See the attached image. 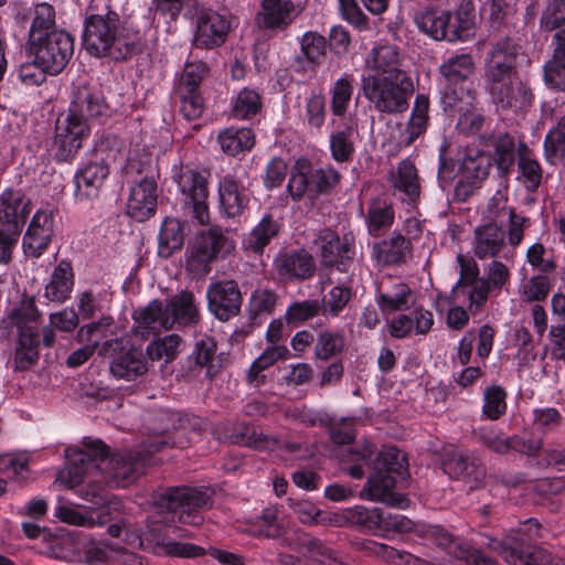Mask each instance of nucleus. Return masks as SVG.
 <instances>
[{"mask_svg": "<svg viewBox=\"0 0 565 565\" xmlns=\"http://www.w3.org/2000/svg\"><path fill=\"white\" fill-rule=\"evenodd\" d=\"M53 32H63V30L55 28L54 7L46 2L35 4L28 41L34 42V40L47 36Z\"/></svg>", "mask_w": 565, "mask_h": 565, "instance_id": "44", "label": "nucleus"}, {"mask_svg": "<svg viewBox=\"0 0 565 565\" xmlns=\"http://www.w3.org/2000/svg\"><path fill=\"white\" fill-rule=\"evenodd\" d=\"M522 46L512 38L503 36L493 43L486 64V71L516 68V57Z\"/></svg>", "mask_w": 565, "mask_h": 565, "instance_id": "34", "label": "nucleus"}, {"mask_svg": "<svg viewBox=\"0 0 565 565\" xmlns=\"http://www.w3.org/2000/svg\"><path fill=\"white\" fill-rule=\"evenodd\" d=\"M550 291V280L546 276L537 275L531 277L524 285L522 298L526 302L542 301Z\"/></svg>", "mask_w": 565, "mask_h": 565, "instance_id": "63", "label": "nucleus"}, {"mask_svg": "<svg viewBox=\"0 0 565 565\" xmlns=\"http://www.w3.org/2000/svg\"><path fill=\"white\" fill-rule=\"evenodd\" d=\"M206 298L210 312L221 321H227L241 311L242 294L234 280L212 282L207 287Z\"/></svg>", "mask_w": 565, "mask_h": 565, "instance_id": "18", "label": "nucleus"}, {"mask_svg": "<svg viewBox=\"0 0 565 565\" xmlns=\"http://www.w3.org/2000/svg\"><path fill=\"white\" fill-rule=\"evenodd\" d=\"M488 90L493 104L502 109L521 110L530 107L534 94L516 68L486 71Z\"/></svg>", "mask_w": 565, "mask_h": 565, "instance_id": "7", "label": "nucleus"}, {"mask_svg": "<svg viewBox=\"0 0 565 565\" xmlns=\"http://www.w3.org/2000/svg\"><path fill=\"white\" fill-rule=\"evenodd\" d=\"M321 266L349 273L355 257V237L349 232L340 236L330 228L320 230L313 238Z\"/></svg>", "mask_w": 565, "mask_h": 565, "instance_id": "10", "label": "nucleus"}, {"mask_svg": "<svg viewBox=\"0 0 565 565\" xmlns=\"http://www.w3.org/2000/svg\"><path fill=\"white\" fill-rule=\"evenodd\" d=\"M327 41L317 32H307L301 39V51L295 58L296 71H313L326 55Z\"/></svg>", "mask_w": 565, "mask_h": 565, "instance_id": "32", "label": "nucleus"}, {"mask_svg": "<svg viewBox=\"0 0 565 565\" xmlns=\"http://www.w3.org/2000/svg\"><path fill=\"white\" fill-rule=\"evenodd\" d=\"M31 213V200L21 191L6 189L0 194V224L7 227L17 226L21 233Z\"/></svg>", "mask_w": 565, "mask_h": 565, "instance_id": "25", "label": "nucleus"}, {"mask_svg": "<svg viewBox=\"0 0 565 565\" xmlns=\"http://www.w3.org/2000/svg\"><path fill=\"white\" fill-rule=\"evenodd\" d=\"M472 72L473 61L469 54L450 57L440 66V74L448 83L443 94V103L446 108L460 113L468 110L472 100L470 92L463 86L452 88L450 85L465 82Z\"/></svg>", "mask_w": 565, "mask_h": 565, "instance_id": "12", "label": "nucleus"}, {"mask_svg": "<svg viewBox=\"0 0 565 565\" xmlns=\"http://www.w3.org/2000/svg\"><path fill=\"white\" fill-rule=\"evenodd\" d=\"M360 90L370 109L396 115L406 111L414 88L411 78L362 75Z\"/></svg>", "mask_w": 565, "mask_h": 565, "instance_id": "5", "label": "nucleus"}, {"mask_svg": "<svg viewBox=\"0 0 565 565\" xmlns=\"http://www.w3.org/2000/svg\"><path fill=\"white\" fill-rule=\"evenodd\" d=\"M411 242L401 233L394 232L392 235L373 246V253L379 263L383 265H395L402 263L406 255L411 253Z\"/></svg>", "mask_w": 565, "mask_h": 565, "instance_id": "36", "label": "nucleus"}, {"mask_svg": "<svg viewBox=\"0 0 565 565\" xmlns=\"http://www.w3.org/2000/svg\"><path fill=\"white\" fill-rule=\"evenodd\" d=\"M262 106V97L258 92L244 88L233 102L232 115L236 119H249L260 111Z\"/></svg>", "mask_w": 565, "mask_h": 565, "instance_id": "50", "label": "nucleus"}, {"mask_svg": "<svg viewBox=\"0 0 565 565\" xmlns=\"http://www.w3.org/2000/svg\"><path fill=\"white\" fill-rule=\"evenodd\" d=\"M413 303V292L404 282H394L391 287L380 290L377 296V305L385 313L406 310Z\"/></svg>", "mask_w": 565, "mask_h": 565, "instance_id": "40", "label": "nucleus"}, {"mask_svg": "<svg viewBox=\"0 0 565 565\" xmlns=\"http://www.w3.org/2000/svg\"><path fill=\"white\" fill-rule=\"evenodd\" d=\"M373 452L372 445H366L362 452L356 451L360 459L372 465V472L360 492V498L391 507H403L406 498L394 489L408 477L406 455L396 447L384 448L375 459H371Z\"/></svg>", "mask_w": 565, "mask_h": 565, "instance_id": "4", "label": "nucleus"}, {"mask_svg": "<svg viewBox=\"0 0 565 565\" xmlns=\"http://www.w3.org/2000/svg\"><path fill=\"white\" fill-rule=\"evenodd\" d=\"M278 234V224L270 215H266L253 228L246 241L247 248L255 253H263L273 237Z\"/></svg>", "mask_w": 565, "mask_h": 565, "instance_id": "51", "label": "nucleus"}, {"mask_svg": "<svg viewBox=\"0 0 565 565\" xmlns=\"http://www.w3.org/2000/svg\"><path fill=\"white\" fill-rule=\"evenodd\" d=\"M343 516L347 522L367 530L380 529L384 522V516L379 508L369 509L363 505H355L354 508L347 509L343 512Z\"/></svg>", "mask_w": 565, "mask_h": 565, "instance_id": "53", "label": "nucleus"}, {"mask_svg": "<svg viewBox=\"0 0 565 565\" xmlns=\"http://www.w3.org/2000/svg\"><path fill=\"white\" fill-rule=\"evenodd\" d=\"M565 23V0H553L541 18V26L553 31Z\"/></svg>", "mask_w": 565, "mask_h": 565, "instance_id": "64", "label": "nucleus"}, {"mask_svg": "<svg viewBox=\"0 0 565 565\" xmlns=\"http://www.w3.org/2000/svg\"><path fill=\"white\" fill-rule=\"evenodd\" d=\"M298 14L290 0H264L256 17L258 26L268 30H284Z\"/></svg>", "mask_w": 565, "mask_h": 565, "instance_id": "28", "label": "nucleus"}, {"mask_svg": "<svg viewBox=\"0 0 565 565\" xmlns=\"http://www.w3.org/2000/svg\"><path fill=\"white\" fill-rule=\"evenodd\" d=\"M172 446L177 444H171L166 437H156L145 450H122L109 457L102 440L86 437L81 447L65 449L66 466L58 472L56 480L73 489L83 481L86 473L96 469L105 476L107 482L127 487L145 472L152 455ZM178 447L183 445L180 443Z\"/></svg>", "mask_w": 565, "mask_h": 565, "instance_id": "1", "label": "nucleus"}, {"mask_svg": "<svg viewBox=\"0 0 565 565\" xmlns=\"http://www.w3.org/2000/svg\"><path fill=\"white\" fill-rule=\"evenodd\" d=\"M207 73V67L203 62L188 63L182 73L179 92H199V85Z\"/></svg>", "mask_w": 565, "mask_h": 565, "instance_id": "61", "label": "nucleus"}, {"mask_svg": "<svg viewBox=\"0 0 565 565\" xmlns=\"http://www.w3.org/2000/svg\"><path fill=\"white\" fill-rule=\"evenodd\" d=\"M416 26L434 40L441 41L445 36L444 11L434 8H424L414 14Z\"/></svg>", "mask_w": 565, "mask_h": 565, "instance_id": "47", "label": "nucleus"}, {"mask_svg": "<svg viewBox=\"0 0 565 565\" xmlns=\"http://www.w3.org/2000/svg\"><path fill=\"white\" fill-rule=\"evenodd\" d=\"M74 286L73 268L68 262L62 260L53 270L45 286L44 297L53 302L62 303L71 295Z\"/></svg>", "mask_w": 565, "mask_h": 565, "instance_id": "33", "label": "nucleus"}, {"mask_svg": "<svg viewBox=\"0 0 565 565\" xmlns=\"http://www.w3.org/2000/svg\"><path fill=\"white\" fill-rule=\"evenodd\" d=\"M28 52L50 75H57L68 64L74 53V41L70 33L53 32L47 36L26 43Z\"/></svg>", "mask_w": 565, "mask_h": 565, "instance_id": "11", "label": "nucleus"}, {"mask_svg": "<svg viewBox=\"0 0 565 565\" xmlns=\"http://www.w3.org/2000/svg\"><path fill=\"white\" fill-rule=\"evenodd\" d=\"M394 222L393 206L381 200L373 201L367 209L366 225L369 234L380 236L388 230Z\"/></svg>", "mask_w": 565, "mask_h": 565, "instance_id": "45", "label": "nucleus"}, {"mask_svg": "<svg viewBox=\"0 0 565 565\" xmlns=\"http://www.w3.org/2000/svg\"><path fill=\"white\" fill-rule=\"evenodd\" d=\"M331 110L333 115L342 117L345 115L353 94V78L344 74L333 85L331 90Z\"/></svg>", "mask_w": 565, "mask_h": 565, "instance_id": "54", "label": "nucleus"}, {"mask_svg": "<svg viewBox=\"0 0 565 565\" xmlns=\"http://www.w3.org/2000/svg\"><path fill=\"white\" fill-rule=\"evenodd\" d=\"M344 345L343 333L323 330L317 337L315 355L319 360H329L340 354Z\"/></svg>", "mask_w": 565, "mask_h": 565, "instance_id": "52", "label": "nucleus"}, {"mask_svg": "<svg viewBox=\"0 0 565 565\" xmlns=\"http://www.w3.org/2000/svg\"><path fill=\"white\" fill-rule=\"evenodd\" d=\"M193 43L196 47L214 49L221 46L231 30L228 15L212 9L196 11Z\"/></svg>", "mask_w": 565, "mask_h": 565, "instance_id": "17", "label": "nucleus"}, {"mask_svg": "<svg viewBox=\"0 0 565 565\" xmlns=\"http://www.w3.org/2000/svg\"><path fill=\"white\" fill-rule=\"evenodd\" d=\"M82 43L92 56L116 62L131 58L142 50L139 31L113 10L86 15Z\"/></svg>", "mask_w": 565, "mask_h": 565, "instance_id": "2", "label": "nucleus"}, {"mask_svg": "<svg viewBox=\"0 0 565 565\" xmlns=\"http://www.w3.org/2000/svg\"><path fill=\"white\" fill-rule=\"evenodd\" d=\"M429 100L428 97L420 94L416 96L412 116L405 130L406 143L409 145L416 140L427 128Z\"/></svg>", "mask_w": 565, "mask_h": 565, "instance_id": "48", "label": "nucleus"}, {"mask_svg": "<svg viewBox=\"0 0 565 565\" xmlns=\"http://www.w3.org/2000/svg\"><path fill=\"white\" fill-rule=\"evenodd\" d=\"M181 341L182 339L178 334L166 335L152 341L147 347V354L153 361L164 358L167 362H170L178 355Z\"/></svg>", "mask_w": 565, "mask_h": 565, "instance_id": "56", "label": "nucleus"}, {"mask_svg": "<svg viewBox=\"0 0 565 565\" xmlns=\"http://www.w3.org/2000/svg\"><path fill=\"white\" fill-rule=\"evenodd\" d=\"M484 404L482 407L483 414L491 420L501 417L507 409L505 397L507 394L500 386H491L484 391Z\"/></svg>", "mask_w": 565, "mask_h": 565, "instance_id": "58", "label": "nucleus"}, {"mask_svg": "<svg viewBox=\"0 0 565 565\" xmlns=\"http://www.w3.org/2000/svg\"><path fill=\"white\" fill-rule=\"evenodd\" d=\"M122 340L113 339L103 343L99 354L111 359L109 371L113 376L126 381H135L148 372V362L142 352L130 348L125 349Z\"/></svg>", "mask_w": 565, "mask_h": 565, "instance_id": "14", "label": "nucleus"}, {"mask_svg": "<svg viewBox=\"0 0 565 565\" xmlns=\"http://www.w3.org/2000/svg\"><path fill=\"white\" fill-rule=\"evenodd\" d=\"M10 319L18 330V342L14 352V370L25 371L32 367L39 359L40 345V313L34 301L28 299L17 307Z\"/></svg>", "mask_w": 565, "mask_h": 565, "instance_id": "6", "label": "nucleus"}, {"mask_svg": "<svg viewBox=\"0 0 565 565\" xmlns=\"http://www.w3.org/2000/svg\"><path fill=\"white\" fill-rule=\"evenodd\" d=\"M488 546L509 565H565L562 558L552 556L541 547L523 546L510 540L489 539Z\"/></svg>", "mask_w": 565, "mask_h": 565, "instance_id": "16", "label": "nucleus"}, {"mask_svg": "<svg viewBox=\"0 0 565 565\" xmlns=\"http://www.w3.org/2000/svg\"><path fill=\"white\" fill-rule=\"evenodd\" d=\"M158 186L154 178L143 177L130 188L127 214L138 222L146 221L156 213Z\"/></svg>", "mask_w": 565, "mask_h": 565, "instance_id": "20", "label": "nucleus"}, {"mask_svg": "<svg viewBox=\"0 0 565 565\" xmlns=\"http://www.w3.org/2000/svg\"><path fill=\"white\" fill-rule=\"evenodd\" d=\"M392 186L402 192L403 200L415 201L420 193L417 170L409 160H403L398 163L396 170L390 174Z\"/></svg>", "mask_w": 565, "mask_h": 565, "instance_id": "39", "label": "nucleus"}, {"mask_svg": "<svg viewBox=\"0 0 565 565\" xmlns=\"http://www.w3.org/2000/svg\"><path fill=\"white\" fill-rule=\"evenodd\" d=\"M543 147L545 160L552 164L565 157V114L548 130Z\"/></svg>", "mask_w": 565, "mask_h": 565, "instance_id": "46", "label": "nucleus"}, {"mask_svg": "<svg viewBox=\"0 0 565 565\" xmlns=\"http://www.w3.org/2000/svg\"><path fill=\"white\" fill-rule=\"evenodd\" d=\"M275 268L281 280H306L313 276L316 263L305 249L289 250L278 254Z\"/></svg>", "mask_w": 565, "mask_h": 565, "instance_id": "23", "label": "nucleus"}, {"mask_svg": "<svg viewBox=\"0 0 565 565\" xmlns=\"http://www.w3.org/2000/svg\"><path fill=\"white\" fill-rule=\"evenodd\" d=\"M217 141L224 153L237 156L249 151L255 145V134L249 128H226L218 134Z\"/></svg>", "mask_w": 565, "mask_h": 565, "instance_id": "42", "label": "nucleus"}, {"mask_svg": "<svg viewBox=\"0 0 565 565\" xmlns=\"http://www.w3.org/2000/svg\"><path fill=\"white\" fill-rule=\"evenodd\" d=\"M444 471L461 481L468 490L479 489L486 478V467L471 452L454 451L443 463Z\"/></svg>", "mask_w": 565, "mask_h": 565, "instance_id": "19", "label": "nucleus"}, {"mask_svg": "<svg viewBox=\"0 0 565 565\" xmlns=\"http://www.w3.org/2000/svg\"><path fill=\"white\" fill-rule=\"evenodd\" d=\"M134 319L137 323V333L142 338L148 339L152 333L173 329L167 302L159 299H154L147 306L136 310Z\"/></svg>", "mask_w": 565, "mask_h": 565, "instance_id": "24", "label": "nucleus"}, {"mask_svg": "<svg viewBox=\"0 0 565 565\" xmlns=\"http://www.w3.org/2000/svg\"><path fill=\"white\" fill-rule=\"evenodd\" d=\"M507 249L504 233L495 223H489L476 227L472 239L473 255L483 259H495Z\"/></svg>", "mask_w": 565, "mask_h": 565, "instance_id": "26", "label": "nucleus"}, {"mask_svg": "<svg viewBox=\"0 0 565 565\" xmlns=\"http://www.w3.org/2000/svg\"><path fill=\"white\" fill-rule=\"evenodd\" d=\"M156 504L177 514L181 523L200 525L203 522L201 512L212 505V498L201 488L171 487L157 497Z\"/></svg>", "mask_w": 565, "mask_h": 565, "instance_id": "8", "label": "nucleus"}, {"mask_svg": "<svg viewBox=\"0 0 565 565\" xmlns=\"http://www.w3.org/2000/svg\"><path fill=\"white\" fill-rule=\"evenodd\" d=\"M108 174L109 167L104 160L87 164L75 174V196L78 200L97 196Z\"/></svg>", "mask_w": 565, "mask_h": 565, "instance_id": "30", "label": "nucleus"}, {"mask_svg": "<svg viewBox=\"0 0 565 565\" xmlns=\"http://www.w3.org/2000/svg\"><path fill=\"white\" fill-rule=\"evenodd\" d=\"M519 168L526 189L531 192L536 191L542 181L543 171L541 164L535 159L527 156H521L519 159Z\"/></svg>", "mask_w": 565, "mask_h": 565, "instance_id": "62", "label": "nucleus"}, {"mask_svg": "<svg viewBox=\"0 0 565 565\" xmlns=\"http://www.w3.org/2000/svg\"><path fill=\"white\" fill-rule=\"evenodd\" d=\"M221 214L228 218L239 217L249 202L243 186L231 175H225L218 183Z\"/></svg>", "mask_w": 565, "mask_h": 565, "instance_id": "29", "label": "nucleus"}, {"mask_svg": "<svg viewBox=\"0 0 565 565\" xmlns=\"http://www.w3.org/2000/svg\"><path fill=\"white\" fill-rule=\"evenodd\" d=\"M297 551L303 556L309 557L320 564L333 559V551L326 546L320 540L308 534H301L298 537Z\"/></svg>", "mask_w": 565, "mask_h": 565, "instance_id": "55", "label": "nucleus"}, {"mask_svg": "<svg viewBox=\"0 0 565 565\" xmlns=\"http://www.w3.org/2000/svg\"><path fill=\"white\" fill-rule=\"evenodd\" d=\"M169 308V316L172 318L173 327L191 326L199 321V308L194 301V295L189 290H182L170 299L166 300Z\"/></svg>", "mask_w": 565, "mask_h": 565, "instance_id": "35", "label": "nucleus"}, {"mask_svg": "<svg viewBox=\"0 0 565 565\" xmlns=\"http://www.w3.org/2000/svg\"><path fill=\"white\" fill-rule=\"evenodd\" d=\"M289 354L285 345H270L250 365L247 371V383L253 387H259L266 381V375L263 371L275 364L279 360L287 359Z\"/></svg>", "mask_w": 565, "mask_h": 565, "instance_id": "41", "label": "nucleus"}, {"mask_svg": "<svg viewBox=\"0 0 565 565\" xmlns=\"http://www.w3.org/2000/svg\"><path fill=\"white\" fill-rule=\"evenodd\" d=\"M321 310L322 306L319 300L295 302L287 309L286 320L288 323L298 324L318 316Z\"/></svg>", "mask_w": 565, "mask_h": 565, "instance_id": "59", "label": "nucleus"}, {"mask_svg": "<svg viewBox=\"0 0 565 565\" xmlns=\"http://www.w3.org/2000/svg\"><path fill=\"white\" fill-rule=\"evenodd\" d=\"M108 106L102 92L88 85L78 86L67 114L61 115L55 124L53 142L57 161L68 162L82 147L83 139L90 132V122L106 115Z\"/></svg>", "mask_w": 565, "mask_h": 565, "instance_id": "3", "label": "nucleus"}, {"mask_svg": "<svg viewBox=\"0 0 565 565\" xmlns=\"http://www.w3.org/2000/svg\"><path fill=\"white\" fill-rule=\"evenodd\" d=\"M403 58L395 45H380L365 60V74L396 78H411L402 68Z\"/></svg>", "mask_w": 565, "mask_h": 565, "instance_id": "21", "label": "nucleus"}, {"mask_svg": "<svg viewBox=\"0 0 565 565\" xmlns=\"http://www.w3.org/2000/svg\"><path fill=\"white\" fill-rule=\"evenodd\" d=\"M351 298V289L344 286L333 287L321 301L323 315L337 317Z\"/></svg>", "mask_w": 565, "mask_h": 565, "instance_id": "60", "label": "nucleus"}, {"mask_svg": "<svg viewBox=\"0 0 565 565\" xmlns=\"http://www.w3.org/2000/svg\"><path fill=\"white\" fill-rule=\"evenodd\" d=\"M235 248V242L218 225L200 232L186 259V268L195 274H207L211 264Z\"/></svg>", "mask_w": 565, "mask_h": 565, "instance_id": "9", "label": "nucleus"}, {"mask_svg": "<svg viewBox=\"0 0 565 565\" xmlns=\"http://www.w3.org/2000/svg\"><path fill=\"white\" fill-rule=\"evenodd\" d=\"M54 218L51 212L39 210L32 217L23 236V252L26 256L40 257L47 248L54 231Z\"/></svg>", "mask_w": 565, "mask_h": 565, "instance_id": "22", "label": "nucleus"}, {"mask_svg": "<svg viewBox=\"0 0 565 565\" xmlns=\"http://www.w3.org/2000/svg\"><path fill=\"white\" fill-rule=\"evenodd\" d=\"M329 142L331 157L334 161L343 163L351 160L355 151L354 130L352 127L332 132Z\"/></svg>", "mask_w": 565, "mask_h": 565, "instance_id": "49", "label": "nucleus"}, {"mask_svg": "<svg viewBox=\"0 0 565 565\" xmlns=\"http://www.w3.org/2000/svg\"><path fill=\"white\" fill-rule=\"evenodd\" d=\"M185 531L173 526L162 527L159 524H148L145 530V551L156 555L181 557H195L203 554V548L175 541V537H185Z\"/></svg>", "mask_w": 565, "mask_h": 565, "instance_id": "13", "label": "nucleus"}, {"mask_svg": "<svg viewBox=\"0 0 565 565\" xmlns=\"http://www.w3.org/2000/svg\"><path fill=\"white\" fill-rule=\"evenodd\" d=\"M246 531L256 537L279 539L286 534V524L276 508H266L247 524Z\"/></svg>", "mask_w": 565, "mask_h": 565, "instance_id": "37", "label": "nucleus"}, {"mask_svg": "<svg viewBox=\"0 0 565 565\" xmlns=\"http://www.w3.org/2000/svg\"><path fill=\"white\" fill-rule=\"evenodd\" d=\"M431 537L437 546L445 550L456 558L465 559L473 565H499L494 559L486 556L481 551L471 548L463 542L455 539L452 534L443 527H436Z\"/></svg>", "mask_w": 565, "mask_h": 565, "instance_id": "27", "label": "nucleus"}, {"mask_svg": "<svg viewBox=\"0 0 565 565\" xmlns=\"http://www.w3.org/2000/svg\"><path fill=\"white\" fill-rule=\"evenodd\" d=\"M444 19L445 41H465L472 35L475 13L470 3L460 6L456 11H444Z\"/></svg>", "mask_w": 565, "mask_h": 565, "instance_id": "31", "label": "nucleus"}, {"mask_svg": "<svg viewBox=\"0 0 565 565\" xmlns=\"http://www.w3.org/2000/svg\"><path fill=\"white\" fill-rule=\"evenodd\" d=\"M178 185L184 195V209L201 225L210 221L206 179L199 172L185 169L178 178Z\"/></svg>", "mask_w": 565, "mask_h": 565, "instance_id": "15", "label": "nucleus"}, {"mask_svg": "<svg viewBox=\"0 0 565 565\" xmlns=\"http://www.w3.org/2000/svg\"><path fill=\"white\" fill-rule=\"evenodd\" d=\"M217 350L215 340L211 337H204L196 341L192 354L189 356V372L194 375L205 369V375L212 379L217 373L213 361Z\"/></svg>", "mask_w": 565, "mask_h": 565, "instance_id": "38", "label": "nucleus"}, {"mask_svg": "<svg viewBox=\"0 0 565 565\" xmlns=\"http://www.w3.org/2000/svg\"><path fill=\"white\" fill-rule=\"evenodd\" d=\"M183 242L184 235L181 222L174 217H166L159 233L158 254L168 258L182 247Z\"/></svg>", "mask_w": 565, "mask_h": 565, "instance_id": "43", "label": "nucleus"}, {"mask_svg": "<svg viewBox=\"0 0 565 565\" xmlns=\"http://www.w3.org/2000/svg\"><path fill=\"white\" fill-rule=\"evenodd\" d=\"M310 191L322 194L330 192L340 181V173L332 166L310 170Z\"/></svg>", "mask_w": 565, "mask_h": 565, "instance_id": "57", "label": "nucleus"}]
</instances>
